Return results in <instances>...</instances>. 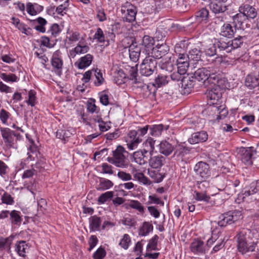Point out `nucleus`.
Instances as JSON below:
<instances>
[{
	"label": "nucleus",
	"mask_w": 259,
	"mask_h": 259,
	"mask_svg": "<svg viewBox=\"0 0 259 259\" xmlns=\"http://www.w3.org/2000/svg\"><path fill=\"white\" fill-rule=\"evenodd\" d=\"M105 255V250L102 248H99L94 253L93 257L95 259H102Z\"/></svg>",
	"instance_id": "64"
},
{
	"label": "nucleus",
	"mask_w": 259,
	"mask_h": 259,
	"mask_svg": "<svg viewBox=\"0 0 259 259\" xmlns=\"http://www.w3.org/2000/svg\"><path fill=\"white\" fill-rule=\"evenodd\" d=\"M133 176L134 178L144 185H150L151 184L148 178L145 177L142 172H137Z\"/></svg>",
	"instance_id": "43"
},
{
	"label": "nucleus",
	"mask_w": 259,
	"mask_h": 259,
	"mask_svg": "<svg viewBox=\"0 0 259 259\" xmlns=\"http://www.w3.org/2000/svg\"><path fill=\"white\" fill-rule=\"evenodd\" d=\"M38 152L37 147L35 145L34 141H30V145L27 148L26 160L28 161L34 160L37 156Z\"/></svg>",
	"instance_id": "17"
},
{
	"label": "nucleus",
	"mask_w": 259,
	"mask_h": 259,
	"mask_svg": "<svg viewBox=\"0 0 259 259\" xmlns=\"http://www.w3.org/2000/svg\"><path fill=\"white\" fill-rule=\"evenodd\" d=\"M61 30L58 24L54 23L47 31V33L52 37H55L60 32Z\"/></svg>",
	"instance_id": "45"
},
{
	"label": "nucleus",
	"mask_w": 259,
	"mask_h": 259,
	"mask_svg": "<svg viewBox=\"0 0 259 259\" xmlns=\"http://www.w3.org/2000/svg\"><path fill=\"white\" fill-rule=\"evenodd\" d=\"M129 206L132 208L136 209L140 212L144 211L143 206L137 200H132L129 203Z\"/></svg>",
	"instance_id": "58"
},
{
	"label": "nucleus",
	"mask_w": 259,
	"mask_h": 259,
	"mask_svg": "<svg viewBox=\"0 0 259 259\" xmlns=\"http://www.w3.org/2000/svg\"><path fill=\"white\" fill-rule=\"evenodd\" d=\"M101 220L96 215L92 217L90 219V229L92 231H98L101 226Z\"/></svg>",
	"instance_id": "34"
},
{
	"label": "nucleus",
	"mask_w": 259,
	"mask_h": 259,
	"mask_svg": "<svg viewBox=\"0 0 259 259\" xmlns=\"http://www.w3.org/2000/svg\"><path fill=\"white\" fill-rule=\"evenodd\" d=\"M42 10L43 7L36 3H28L26 5L27 13L32 16L36 15L37 13L40 12Z\"/></svg>",
	"instance_id": "28"
},
{
	"label": "nucleus",
	"mask_w": 259,
	"mask_h": 259,
	"mask_svg": "<svg viewBox=\"0 0 259 259\" xmlns=\"http://www.w3.org/2000/svg\"><path fill=\"white\" fill-rule=\"evenodd\" d=\"M94 38L97 39L99 42H104L105 41V35L101 28H98L97 29L96 32L94 35Z\"/></svg>",
	"instance_id": "55"
},
{
	"label": "nucleus",
	"mask_w": 259,
	"mask_h": 259,
	"mask_svg": "<svg viewBox=\"0 0 259 259\" xmlns=\"http://www.w3.org/2000/svg\"><path fill=\"white\" fill-rule=\"evenodd\" d=\"M155 43V40L153 37L149 35H146L143 37L142 46L144 47L146 50L152 49Z\"/></svg>",
	"instance_id": "37"
},
{
	"label": "nucleus",
	"mask_w": 259,
	"mask_h": 259,
	"mask_svg": "<svg viewBox=\"0 0 259 259\" xmlns=\"http://www.w3.org/2000/svg\"><path fill=\"white\" fill-rule=\"evenodd\" d=\"M238 242V249L242 254L248 251H253L255 248V244L253 243H249L246 240L243 233H239L237 236Z\"/></svg>",
	"instance_id": "6"
},
{
	"label": "nucleus",
	"mask_w": 259,
	"mask_h": 259,
	"mask_svg": "<svg viewBox=\"0 0 259 259\" xmlns=\"http://www.w3.org/2000/svg\"><path fill=\"white\" fill-rule=\"evenodd\" d=\"M209 16V12L206 8H202L195 13V17L196 20L199 22L207 20Z\"/></svg>",
	"instance_id": "29"
},
{
	"label": "nucleus",
	"mask_w": 259,
	"mask_h": 259,
	"mask_svg": "<svg viewBox=\"0 0 259 259\" xmlns=\"http://www.w3.org/2000/svg\"><path fill=\"white\" fill-rule=\"evenodd\" d=\"M127 154V152L123 147L118 146L113 151V157H108L107 161L117 167L126 168L128 165V160L125 155Z\"/></svg>",
	"instance_id": "3"
},
{
	"label": "nucleus",
	"mask_w": 259,
	"mask_h": 259,
	"mask_svg": "<svg viewBox=\"0 0 259 259\" xmlns=\"http://www.w3.org/2000/svg\"><path fill=\"white\" fill-rule=\"evenodd\" d=\"M217 71L218 68L213 66L200 68L192 75V78L199 81H202L205 84L207 83L210 84V81H212V80L215 79V73Z\"/></svg>",
	"instance_id": "2"
},
{
	"label": "nucleus",
	"mask_w": 259,
	"mask_h": 259,
	"mask_svg": "<svg viewBox=\"0 0 259 259\" xmlns=\"http://www.w3.org/2000/svg\"><path fill=\"white\" fill-rule=\"evenodd\" d=\"M153 229V227L150 223L145 222L139 229V235L142 236H145L150 232H152Z\"/></svg>",
	"instance_id": "38"
},
{
	"label": "nucleus",
	"mask_w": 259,
	"mask_h": 259,
	"mask_svg": "<svg viewBox=\"0 0 259 259\" xmlns=\"http://www.w3.org/2000/svg\"><path fill=\"white\" fill-rule=\"evenodd\" d=\"M187 55L189 57L190 62L191 61L195 62L200 60L201 52L197 49H193L189 51Z\"/></svg>",
	"instance_id": "40"
},
{
	"label": "nucleus",
	"mask_w": 259,
	"mask_h": 259,
	"mask_svg": "<svg viewBox=\"0 0 259 259\" xmlns=\"http://www.w3.org/2000/svg\"><path fill=\"white\" fill-rule=\"evenodd\" d=\"M155 141L151 138H148L143 143V149L145 153L151 156L155 149Z\"/></svg>",
	"instance_id": "20"
},
{
	"label": "nucleus",
	"mask_w": 259,
	"mask_h": 259,
	"mask_svg": "<svg viewBox=\"0 0 259 259\" xmlns=\"http://www.w3.org/2000/svg\"><path fill=\"white\" fill-rule=\"evenodd\" d=\"M27 248V245L25 241H22L16 244V251L18 254L21 256H24L26 253V249Z\"/></svg>",
	"instance_id": "42"
},
{
	"label": "nucleus",
	"mask_w": 259,
	"mask_h": 259,
	"mask_svg": "<svg viewBox=\"0 0 259 259\" xmlns=\"http://www.w3.org/2000/svg\"><path fill=\"white\" fill-rule=\"evenodd\" d=\"M217 45H218V48L221 51H224L227 53H229L232 51V49H231L230 40H229L228 41L221 40L218 42Z\"/></svg>",
	"instance_id": "47"
},
{
	"label": "nucleus",
	"mask_w": 259,
	"mask_h": 259,
	"mask_svg": "<svg viewBox=\"0 0 259 259\" xmlns=\"http://www.w3.org/2000/svg\"><path fill=\"white\" fill-rule=\"evenodd\" d=\"M0 77L6 82H16L18 80V77L14 74H7L2 73L0 74Z\"/></svg>",
	"instance_id": "46"
},
{
	"label": "nucleus",
	"mask_w": 259,
	"mask_h": 259,
	"mask_svg": "<svg viewBox=\"0 0 259 259\" xmlns=\"http://www.w3.org/2000/svg\"><path fill=\"white\" fill-rule=\"evenodd\" d=\"M87 110L91 113H98L100 111V109L95 104V100L91 99L90 101L87 102Z\"/></svg>",
	"instance_id": "51"
},
{
	"label": "nucleus",
	"mask_w": 259,
	"mask_h": 259,
	"mask_svg": "<svg viewBox=\"0 0 259 259\" xmlns=\"http://www.w3.org/2000/svg\"><path fill=\"white\" fill-rule=\"evenodd\" d=\"M255 194H252L251 190L249 189L247 190L244 191L241 194L239 195V197L241 198L243 201H245L246 199L247 200H255Z\"/></svg>",
	"instance_id": "50"
},
{
	"label": "nucleus",
	"mask_w": 259,
	"mask_h": 259,
	"mask_svg": "<svg viewBox=\"0 0 259 259\" xmlns=\"http://www.w3.org/2000/svg\"><path fill=\"white\" fill-rule=\"evenodd\" d=\"M94 120L99 123V127L101 132H106L110 128L109 125H106V123L102 120L101 117L95 119Z\"/></svg>",
	"instance_id": "62"
},
{
	"label": "nucleus",
	"mask_w": 259,
	"mask_h": 259,
	"mask_svg": "<svg viewBox=\"0 0 259 259\" xmlns=\"http://www.w3.org/2000/svg\"><path fill=\"white\" fill-rule=\"evenodd\" d=\"M156 60L148 56L143 60L140 65V73L146 76H150L156 69Z\"/></svg>",
	"instance_id": "5"
},
{
	"label": "nucleus",
	"mask_w": 259,
	"mask_h": 259,
	"mask_svg": "<svg viewBox=\"0 0 259 259\" xmlns=\"http://www.w3.org/2000/svg\"><path fill=\"white\" fill-rule=\"evenodd\" d=\"M10 220L12 225L19 226L22 221L21 212L19 211L13 210L10 213Z\"/></svg>",
	"instance_id": "27"
},
{
	"label": "nucleus",
	"mask_w": 259,
	"mask_h": 259,
	"mask_svg": "<svg viewBox=\"0 0 259 259\" xmlns=\"http://www.w3.org/2000/svg\"><path fill=\"white\" fill-rule=\"evenodd\" d=\"M207 138L208 135L206 132L202 131L193 134L191 138L188 139V141L191 144H195L199 142H205Z\"/></svg>",
	"instance_id": "15"
},
{
	"label": "nucleus",
	"mask_w": 259,
	"mask_h": 259,
	"mask_svg": "<svg viewBox=\"0 0 259 259\" xmlns=\"http://www.w3.org/2000/svg\"><path fill=\"white\" fill-rule=\"evenodd\" d=\"M196 174L202 179H205L209 176V166L205 162L200 161L198 162L194 167Z\"/></svg>",
	"instance_id": "10"
},
{
	"label": "nucleus",
	"mask_w": 259,
	"mask_h": 259,
	"mask_svg": "<svg viewBox=\"0 0 259 259\" xmlns=\"http://www.w3.org/2000/svg\"><path fill=\"white\" fill-rule=\"evenodd\" d=\"M93 57L92 55L88 54L85 55L84 56L81 57L78 63H76L77 64V67L79 69H83L85 68L91 64L93 61Z\"/></svg>",
	"instance_id": "26"
},
{
	"label": "nucleus",
	"mask_w": 259,
	"mask_h": 259,
	"mask_svg": "<svg viewBox=\"0 0 259 259\" xmlns=\"http://www.w3.org/2000/svg\"><path fill=\"white\" fill-rule=\"evenodd\" d=\"M210 81V85H212L216 89H219L223 93L226 89L227 88L228 82L226 78H219L218 76L215 74V79L212 80Z\"/></svg>",
	"instance_id": "18"
},
{
	"label": "nucleus",
	"mask_w": 259,
	"mask_h": 259,
	"mask_svg": "<svg viewBox=\"0 0 259 259\" xmlns=\"http://www.w3.org/2000/svg\"><path fill=\"white\" fill-rule=\"evenodd\" d=\"M148 161L149 165L153 168L157 169L160 168L163 164L164 157L161 155L150 156Z\"/></svg>",
	"instance_id": "21"
},
{
	"label": "nucleus",
	"mask_w": 259,
	"mask_h": 259,
	"mask_svg": "<svg viewBox=\"0 0 259 259\" xmlns=\"http://www.w3.org/2000/svg\"><path fill=\"white\" fill-rule=\"evenodd\" d=\"M240 182L236 180L234 182L228 181L224 191L227 195H233L236 192V187L239 186Z\"/></svg>",
	"instance_id": "23"
},
{
	"label": "nucleus",
	"mask_w": 259,
	"mask_h": 259,
	"mask_svg": "<svg viewBox=\"0 0 259 259\" xmlns=\"http://www.w3.org/2000/svg\"><path fill=\"white\" fill-rule=\"evenodd\" d=\"M191 250L194 253H203L205 249L203 242L200 240H195L191 244Z\"/></svg>",
	"instance_id": "33"
},
{
	"label": "nucleus",
	"mask_w": 259,
	"mask_h": 259,
	"mask_svg": "<svg viewBox=\"0 0 259 259\" xmlns=\"http://www.w3.org/2000/svg\"><path fill=\"white\" fill-rule=\"evenodd\" d=\"M2 200L3 203L8 205H12L14 203V201L13 198L7 192H4L2 196Z\"/></svg>",
	"instance_id": "61"
},
{
	"label": "nucleus",
	"mask_w": 259,
	"mask_h": 259,
	"mask_svg": "<svg viewBox=\"0 0 259 259\" xmlns=\"http://www.w3.org/2000/svg\"><path fill=\"white\" fill-rule=\"evenodd\" d=\"M159 146L160 152L165 156L170 155L174 150V146L166 141L161 142Z\"/></svg>",
	"instance_id": "25"
},
{
	"label": "nucleus",
	"mask_w": 259,
	"mask_h": 259,
	"mask_svg": "<svg viewBox=\"0 0 259 259\" xmlns=\"http://www.w3.org/2000/svg\"><path fill=\"white\" fill-rule=\"evenodd\" d=\"M174 156L177 157H182L184 156V153L185 151V148L182 145H177L174 148Z\"/></svg>",
	"instance_id": "57"
},
{
	"label": "nucleus",
	"mask_w": 259,
	"mask_h": 259,
	"mask_svg": "<svg viewBox=\"0 0 259 259\" xmlns=\"http://www.w3.org/2000/svg\"><path fill=\"white\" fill-rule=\"evenodd\" d=\"M194 79L192 78V75L189 76L188 75L186 76H184L182 79V87L185 90H186L187 92H189L194 87Z\"/></svg>",
	"instance_id": "30"
},
{
	"label": "nucleus",
	"mask_w": 259,
	"mask_h": 259,
	"mask_svg": "<svg viewBox=\"0 0 259 259\" xmlns=\"http://www.w3.org/2000/svg\"><path fill=\"white\" fill-rule=\"evenodd\" d=\"M2 136L7 147H12L13 144V138L14 132L8 128H1Z\"/></svg>",
	"instance_id": "14"
},
{
	"label": "nucleus",
	"mask_w": 259,
	"mask_h": 259,
	"mask_svg": "<svg viewBox=\"0 0 259 259\" xmlns=\"http://www.w3.org/2000/svg\"><path fill=\"white\" fill-rule=\"evenodd\" d=\"M129 56L131 60L136 62L140 57L141 49L135 44H132L128 48Z\"/></svg>",
	"instance_id": "24"
},
{
	"label": "nucleus",
	"mask_w": 259,
	"mask_h": 259,
	"mask_svg": "<svg viewBox=\"0 0 259 259\" xmlns=\"http://www.w3.org/2000/svg\"><path fill=\"white\" fill-rule=\"evenodd\" d=\"M68 1H66L63 4H62L57 7L56 12L58 14L63 15L65 14V11L68 9Z\"/></svg>",
	"instance_id": "63"
},
{
	"label": "nucleus",
	"mask_w": 259,
	"mask_h": 259,
	"mask_svg": "<svg viewBox=\"0 0 259 259\" xmlns=\"http://www.w3.org/2000/svg\"><path fill=\"white\" fill-rule=\"evenodd\" d=\"M72 134L69 130H58L56 132V137L65 142Z\"/></svg>",
	"instance_id": "41"
},
{
	"label": "nucleus",
	"mask_w": 259,
	"mask_h": 259,
	"mask_svg": "<svg viewBox=\"0 0 259 259\" xmlns=\"http://www.w3.org/2000/svg\"><path fill=\"white\" fill-rule=\"evenodd\" d=\"M230 42L232 51L240 47V45L243 44V37L241 36L236 37L233 40H230Z\"/></svg>",
	"instance_id": "53"
},
{
	"label": "nucleus",
	"mask_w": 259,
	"mask_h": 259,
	"mask_svg": "<svg viewBox=\"0 0 259 259\" xmlns=\"http://www.w3.org/2000/svg\"><path fill=\"white\" fill-rule=\"evenodd\" d=\"M210 8L214 13H223L227 9L226 7L220 1L211 2L210 4Z\"/></svg>",
	"instance_id": "35"
},
{
	"label": "nucleus",
	"mask_w": 259,
	"mask_h": 259,
	"mask_svg": "<svg viewBox=\"0 0 259 259\" xmlns=\"http://www.w3.org/2000/svg\"><path fill=\"white\" fill-rule=\"evenodd\" d=\"M158 238V236L155 235L149 240V243L147 246V251L157 250V244Z\"/></svg>",
	"instance_id": "49"
},
{
	"label": "nucleus",
	"mask_w": 259,
	"mask_h": 259,
	"mask_svg": "<svg viewBox=\"0 0 259 259\" xmlns=\"http://www.w3.org/2000/svg\"><path fill=\"white\" fill-rule=\"evenodd\" d=\"M169 50V47L166 44H158L152 48L150 52L151 55L148 53V56L156 60L164 56L168 53Z\"/></svg>",
	"instance_id": "7"
},
{
	"label": "nucleus",
	"mask_w": 259,
	"mask_h": 259,
	"mask_svg": "<svg viewBox=\"0 0 259 259\" xmlns=\"http://www.w3.org/2000/svg\"><path fill=\"white\" fill-rule=\"evenodd\" d=\"M241 15L236 14L233 17V22L232 24L225 23L221 27L220 34L223 36L231 38L234 36V34L236 32V24L238 22L242 24Z\"/></svg>",
	"instance_id": "4"
},
{
	"label": "nucleus",
	"mask_w": 259,
	"mask_h": 259,
	"mask_svg": "<svg viewBox=\"0 0 259 259\" xmlns=\"http://www.w3.org/2000/svg\"><path fill=\"white\" fill-rule=\"evenodd\" d=\"M133 157L135 161L139 164L143 165L146 163L149 160V156L143 150L136 151L134 153Z\"/></svg>",
	"instance_id": "19"
},
{
	"label": "nucleus",
	"mask_w": 259,
	"mask_h": 259,
	"mask_svg": "<svg viewBox=\"0 0 259 259\" xmlns=\"http://www.w3.org/2000/svg\"><path fill=\"white\" fill-rule=\"evenodd\" d=\"M169 125H163L162 124H158L153 125L150 128V134L152 136H158L161 135L162 131L165 129L168 130Z\"/></svg>",
	"instance_id": "36"
},
{
	"label": "nucleus",
	"mask_w": 259,
	"mask_h": 259,
	"mask_svg": "<svg viewBox=\"0 0 259 259\" xmlns=\"http://www.w3.org/2000/svg\"><path fill=\"white\" fill-rule=\"evenodd\" d=\"M89 50V47L87 45H81L79 42L74 48L69 52V57L71 58H74L77 55H80L87 53Z\"/></svg>",
	"instance_id": "16"
},
{
	"label": "nucleus",
	"mask_w": 259,
	"mask_h": 259,
	"mask_svg": "<svg viewBox=\"0 0 259 259\" xmlns=\"http://www.w3.org/2000/svg\"><path fill=\"white\" fill-rule=\"evenodd\" d=\"M239 14L241 15V18L245 16L247 19H254L256 17L257 11L256 9L249 5H245L239 7Z\"/></svg>",
	"instance_id": "12"
},
{
	"label": "nucleus",
	"mask_w": 259,
	"mask_h": 259,
	"mask_svg": "<svg viewBox=\"0 0 259 259\" xmlns=\"http://www.w3.org/2000/svg\"><path fill=\"white\" fill-rule=\"evenodd\" d=\"M167 78L166 75H158L155 79V83L153 85L158 88L164 85L168 82Z\"/></svg>",
	"instance_id": "52"
},
{
	"label": "nucleus",
	"mask_w": 259,
	"mask_h": 259,
	"mask_svg": "<svg viewBox=\"0 0 259 259\" xmlns=\"http://www.w3.org/2000/svg\"><path fill=\"white\" fill-rule=\"evenodd\" d=\"M94 73L97 80V81H95V84L96 86H99L101 85L103 83L104 79L102 76V74L100 70L97 69L94 70Z\"/></svg>",
	"instance_id": "54"
},
{
	"label": "nucleus",
	"mask_w": 259,
	"mask_h": 259,
	"mask_svg": "<svg viewBox=\"0 0 259 259\" xmlns=\"http://www.w3.org/2000/svg\"><path fill=\"white\" fill-rule=\"evenodd\" d=\"M209 87L210 89L207 90L206 93L210 105L202 111V113L205 114L209 112H213L214 113L217 112V115L219 116L218 114L220 113L219 112V107L221 106H218L217 105L221 100L223 92H221L220 89H216L211 85Z\"/></svg>",
	"instance_id": "1"
},
{
	"label": "nucleus",
	"mask_w": 259,
	"mask_h": 259,
	"mask_svg": "<svg viewBox=\"0 0 259 259\" xmlns=\"http://www.w3.org/2000/svg\"><path fill=\"white\" fill-rule=\"evenodd\" d=\"M114 195L113 191H107L102 194L98 198V201L99 203L103 204L108 200L111 199Z\"/></svg>",
	"instance_id": "48"
},
{
	"label": "nucleus",
	"mask_w": 259,
	"mask_h": 259,
	"mask_svg": "<svg viewBox=\"0 0 259 259\" xmlns=\"http://www.w3.org/2000/svg\"><path fill=\"white\" fill-rule=\"evenodd\" d=\"M61 53L57 50L54 53L52 56L51 63L53 69L58 75L62 73L63 61L61 57Z\"/></svg>",
	"instance_id": "9"
},
{
	"label": "nucleus",
	"mask_w": 259,
	"mask_h": 259,
	"mask_svg": "<svg viewBox=\"0 0 259 259\" xmlns=\"http://www.w3.org/2000/svg\"><path fill=\"white\" fill-rule=\"evenodd\" d=\"M148 174L150 177L154 179L155 183H160L163 179V176L159 172H155L154 171H148Z\"/></svg>",
	"instance_id": "59"
},
{
	"label": "nucleus",
	"mask_w": 259,
	"mask_h": 259,
	"mask_svg": "<svg viewBox=\"0 0 259 259\" xmlns=\"http://www.w3.org/2000/svg\"><path fill=\"white\" fill-rule=\"evenodd\" d=\"M139 132L135 130L129 132L127 137L129 143L127 144V146L130 150L135 149L138 144L142 141V139L139 136H137Z\"/></svg>",
	"instance_id": "13"
},
{
	"label": "nucleus",
	"mask_w": 259,
	"mask_h": 259,
	"mask_svg": "<svg viewBox=\"0 0 259 259\" xmlns=\"http://www.w3.org/2000/svg\"><path fill=\"white\" fill-rule=\"evenodd\" d=\"M113 186V183L110 180L105 178H100L97 189L99 191H104L110 189Z\"/></svg>",
	"instance_id": "32"
},
{
	"label": "nucleus",
	"mask_w": 259,
	"mask_h": 259,
	"mask_svg": "<svg viewBox=\"0 0 259 259\" xmlns=\"http://www.w3.org/2000/svg\"><path fill=\"white\" fill-rule=\"evenodd\" d=\"M33 24H38L37 25L35 26V29L41 33H45L46 32L45 25L47 24V21L46 19L42 17H38L35 20H33Z\"/></svg>",
	"instance_id": "31"
},
{
	"label": "nucleus",
	"mask_w": 259,
	"mask_h": 259,
	"mask_svg": "<svg viewBox=\"0 0 259 259\" xmlns=\"http://www.w3.org/2000/svg\"><path fill=\"white\" fill-rule=\"evenodd\" d=\"M120 221L124 225L130 228L135 227L137 225L136 219L129 215L124 217Z\"/></svg>",
	"instance_id": "44"
},
{
	"label": "nucleus",
	"mask_w": 259,
	"mask_h": 259,
	"mask_svg": "<svg viewBox=\"0 0 259 259\" xmlns=\"http://www.w3.org/2000/svg\"><path fill=\"white\" fill-rule=\"evenodd\" d=\"M239 153L241 157V160L243 163L246 165H251L252 164V156L253 153V147H242L239 149Z\"/></svg>",
	"instance_id": "11"
},
{
	"label": "nucleus",
	"mask_w": 259,
	"mask_h": 259,
	"mask_svg": "<svg viewBox=\"0 0 259 259\" xmlns=\"http://www.w3.org/2000/svg\"><path fill=\"white\" fill-rule=\"evenodd\" d=\"M181 47L179 45H177L175 48V52L176 55L178 56L177 60V64H182L184 63H190V61L187 54L184 53H181L180 49Z\"/></svg>",
	"instance_id": "22"
},
{
	"label": "nucleus",
	"mask_w": 259,
	"mask_h": 259,
	"mask_svg": "<svg viewBox=\"0 0 259 259\" xmlns=\"http://www.w3.org/2000/svg\"><path fill=\"white\" fill-rule=\"evenodd\" d=\"M130 242L131 238L130 236L128 234H125L123 235V238L121 240L119 244L121 247L126 249L128 248Z\"/></svg>",
	"instance_id": "56"
},
{
	"label": "nucleus",
	"mask_w": 259,
	"mask_h": 259,
	"mask_svg": "<svg viewBox=\"0 0 259 259\" xmlns=\"http://www.w3.org/2000/svg\"><path fill=\"white\" fill-rule=\"evenodd\" d=\"M137 14L136 8L131 6V8L127 9V13L125 17V20L128 22H132L136 19V15Z\"/></svg>",
	"instance_id": "39"
},
{
	"label": "nucleus",
	"mask_w": 259,
	"mask_h": 259,
	"mask_svg": "<svg viewBox=\"0 0 259 259\" xmlns=\"http://www.w3.org/2000/svg\"><path fill=\"white\" fill-rule=\"evenodd\" d=\"M236 213L240 215V212H234L232 213L228 212L222 214L219 218L220 220L217 223L218 225L221 227H225L232 224L238 219Z\"/></svg>",
	"instance_id": "8"
},
{
	"label": "nucleus",
	"mask_w": 259,
	"mask_h": 259,
	"mask_svg": "<svg viewBox=\"0 0 259 259\" xmlns=\"http://www.w3.org/2000/svg\"><path fill=\"white\" fill-rule=\"evenodd\" d=\"M67 39L70 42H76L80 38V34L78 32H67Z\"/></svg>",
	"instance_id": "60"
}]
</instances>
